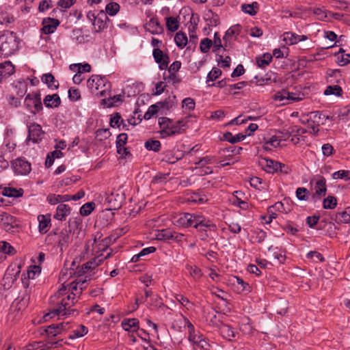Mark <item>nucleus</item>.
Returning a JSON list of instances; mask_svg holds the SVG:
<instances>
[{
	"instance_id": "nucleus-1",
	"label": "nucleus",
	"mask_w": 350,
	"mask_h": 350,
	"mask_svg": "<svg viewBox=\"0 0 350 350\" xmlns=\"http://www.w3.org/2000/svg\"><path fill=\"white\" fill-rule=\"evenodd\" d=\"M19 42L16 34L12 31H6L0 36V57H8L14 53L18 48Z\"/></svg>"
},
{
	"instance_id": "nucleus-2",
	"label": "nucleus",
	"mask_w": 350,
	"mask_h": 350,
	"mask_svg": "<svg viewBox=\"0 0 350 350\" xmlns=\"http://www.w3.org/2000/svg\"><path fill=\"white\" fill-rule=\"evenodd\" d=\"M87 18L92 22L95 33L103 31L108 27V23L110 21L104 10H100L97 14L90 11L87 14Z\"/></svg>"
},
{
	"instance_id": "nucleus-3",
	"label": "nucleus",
	"mask_w": 350,
	"mask_h": 350,
	"mask_svg": "<svg viewBox=\"0 0 350 350\" xmlns=\"http://www.w3.org/2000/svg\"><path fill=\"white\" fill-rule=\"evenodd\" d=\"M125 200V194L122 188L119 187L114 189L105 198V203L107 204V209L117 210L119 209Z\"/></svg>"
},
{
	"instance_id": "nucleus-4",
	"label": "nucleus",
	"mask_w": 350,
	"mask_h": 350,
	"mask_svg": "<svg viewBox=\"0 0 350 350\" xmlns=\"http://www.w3.org/2000/svg\"><path fill=\"white\" fill-rule=\"evenodd\" d=\"M24 105L34 115L41 111L43 109V107L40 93L28 94L25 98Z\"/></svg>"
},
{
	"instance_id": "nucleus-5",
	"label": "nucleus",
	"mask_w": 350,
	"mask_h": 350,
	"mask_svg": "<svg viewBox=\"0 0 350 350\" xmlns=\"http://www.w3.org/2000/svg\"><path fill=\"white\" fill-rule=\"evenodd\" d=\"M28 136L26 139V144L31 141L34 144L40 143L43 139L45 133L42 130V126L37 123H31L27 125Z\"/></svg>"
},
{
	"instance_id": "nucleus-6",
	"label": "nucleus",
	"mask_w": 350,
	"mask_h": 350,
	"mask_svg": "<svg viewBox=\"0 0 350 350\" xmlns=\"http://www.w3.org/2000/svg\"><path fill=\"white\" fill-rule=\"evenodd\" d=\"M68 325V323H53L47 327H42V332L40 334L42 335L45 333L48 338L55 337L63 331L68 329L69 328Z\"/></svg>"
},
{
	"instance_id": "nucleus-7",
	"label": "nucleus",
	"mask_w": 350,
	"mask_h": 350,
	"mask_svg": "<svg viewBox=\"0 0 350 350\" xmlns=\"http://www.w3.org/2000/svg\"><path fill=\"white\" fill-rule=\"evenodd\" d=\"M0 221L2 228L8 232H14L18 227L16 218L7 213H0Z\"/></svg>"
},
{
	"instance_id": "nucleus-8",
	"label": "nucleus",
	"mask_w": 350,
	"mask_h": 350,
	"mask_svg": "<svg viewBox=\"0 0 350 350\" xmlns=\"http://www.w3.org/2000/svg\"><path fill=\"white\" fill-rule=\"evenodd\" d=\"M14 171L17 174L26 175L31 172V164L22 158H18L12 162Z\"/></svg>"
},
{
	"instance_id": "nucleus-9",
	"label": "nucleus",
	"mask_w": 350,
	"mask_h": 350,
	"mask_svg": "<svg viewBox=\"0 0 350 350\" xmlns=\"http://www.w3.org/2000/svg\"><path fill=\"white\" fill-rule=\"evenodd\" d=\"M103 262V258L100 256H96L88 262L84 263L81 267L78 268L77 273L79 275L85 274L88 271L94 269L96 267L101 265Z\"/></svg>"
},
{
	"instance_id": "nucleus-10",
	"label": "nucleus",
	"mask_w": 350,
	"mask_h": 350,
	"mask_svg": "<svg viewBox=\"0 0 350 350\" xmlns=\"http://www.w3.org/2000/svg\"><path fill=\"white\" fill-rule=\"evenodd\" d=\"M42 24L43 25L42 28V33L44 34H51L53 33L59 25L60 21L57 18L46 17L43 19Z\"/></svg>"
},
{
	"instance_id": "nucleus-11",
	"label": "nucleus",
	"mask_w": 350,
	"mask_h": 350,
	"mask_svg": "<svg viewBox=\"0 0 350 350\" xmlns=\"http://www.w3.org/2000/svg\"><path fill=\"white\" fill-rule=\"evenodd\" d=\"M15 72V67L10 61L0 64V83Z\"/></svg>"
},
{
	"instance_id": "nucleus-12",
	"label": "nucleus",
	"mask_w": 350,
	"mask_h": 350,
	"mask_svg": "<svg viewBox=\"0 0 350 350\" xmlns=\"http://www.w3.org/2000/svg\"><path fill=\"white\" fill-rule=\"evenodd\" d=\"M72 306V304L70 303H66L65 301H61L60 303H59L56 307L52 312V313L56 314V315H62V316H67L70 315L71 314H74L75 312L77 313V310L72 309L70 310L69 308Z\"/></svg>"
},
{
	"instance_id": "nucleus-13",
	"label": "nucleus",
	"mask_w": 350,
	"mask_h": 350,
	"mask_svg": "<svg viewBox=\"0 0 350 350\" xmlns=\"http://www.w3.org/2000/svg\"><path fill=\"white\" fill-rule=\"evenodd\" d=\"M193 227L195 228H200L201 227L208 228L210 230H215L216 226L208 219H206L202 216L199 215H193Z\"/></svg>"
},
{
	"instance_id": "nucleus-14",
	"label": "nucleus",
	"mask_w": 350,
	"mask_h": 350,
	"mask_svg": "<svg viewBox=\"0 0 350 350\" xmlns=\"http://www.w3.org/2000/svg\"><path fill=\"white\" fill-rule=\"evenodd\" d=\"M259 165L268 173L278 172V167H280V163L270 159H262L259 161Z\"/></svg>"
},
{
	"instance_id": "nucleus-15",
	"label": "nucleus",
	"mask_w": 350,
	"mask_h": 350,
	"mask_svg": "<svg viewBox=\"0 0 350 350\" xmlns=\"http://www.w3.org/2000/svg\"><path fill=\"white\" fill-rule=\"evenodd\" d=\"M188 122V118L186 117L184 119L172 122V125L170 128V133H168V136H172L176 134H180L183 133L187 128V122Z\"/></svg>"
},
{
	"instance_id": "nucleus-16",
	"label": "nucleus",
	"mask_w": 350,
	"mask_h": 350,
	"mask_svg": "<svg viewBox=\"0 0 350 350\" xmlns=\"http://www.w3.org/2000/svg\"><path fill=\"white\" fill-rule=\"evenodd\" d=\"M219 331L221 336L229 341H232L239 334V332L234 328L227 324H221L219 327Z\"/></svg>"
},
{
	"instance_id": "nucleus-17",
	"label": "nucleus",
	"mask_w": 350,
	"mask_h": 350,
	"mask_svg": "<svg viewBox=\"0 0 350 350\" xmlns=\"http://www.w3.org/2000/svg\"><path fill=\"white\" fill-rule=\"evenodd\" d=\"M327 193L326 180L323 176H319L318 180L315 183V193L313 195V198L315 196H324Z\"/></svg>"
},
{
	"instance_id": "nucleus-18",
	"label": "nucleus",
	"mask_w": 350,
	"mask_h": 350,
	"mask_svg": "<svg viewBox=\"0 0 350 350\" xmlns=\"http://www.w3.org/2000/svg\"><path fill=\"white\" fill-rule=\"evenodd\" d=\"M172 120L167 118V117H161L159 119V124L160 128L161 129L160 133L161 135L169 137L168 133H170V128L172 125Z\"/></svg>"
},
{
	"instance_id": "nucleus-19",
	"label": "nucleus",
	"mask_w": 350,
	"mask_h": 350,
	"mask_svg": "<svg viewBox=\"0 0 350 350\" xmlns=\"http://www.w3.org/2000/svg\"><path fill=\"white\" fill-rule=\"evenodd\" d=\"M71 209L70 206L65 204H59L57 207L56 213L54 218L60 221L66 219V216L70 213Z\"/></svg>"
},
{
	"instance_id": "nucleus-20",
	"label": "nucleus",
	"mask_w": 350,
	"mask_h": 350,
	"mask_svg": "<svg viewBox=\"0 0 350 350\" xmlns=\"http://www.w3.org/2000/svg\"><path fill=\"white\" fill-rule=\"evenodd\" d=\"M43 103L48 108L58 107L61 105V99L57 94H54L46 96Z\"/></svg>"
},
{
	"instance_id": "nucleus-21",
	"label": "nucleus",
	"mask_w": 350,
	"mask_h": 350,
	"mask_svg": "<svg viewBox=\"0 0 350 350\" xmlns=\"http://www.w3.org/2000/svg\"><path fill=\"white\" fill-rule=\"evenodd\" d=\"M139 321L137 319H126L122 322V326L125 331L135 332L139 329Z\"/></svg>"
},
{
	"instance_id": "nucleus-22",
	"label": "nucleus",
	"mask_w": 350,
	"mask_h": 350,
	"mask_svg": "<svg viewBox=\"0 0 350 350\" xmlns=\"http://www.w3.org/2000/svg\"><path fill=\"white\" fill-rule=\"evenodd\" d=\"M41 80L51 90H57L59 87L58 81L55 79L51 73L44 74L41 77Z\"/></svg>"
},
{
	"instance_id": "nucleus-23",
	"label": "nucleus",
	"mask_w": 350,
	"mask_h": 350,
	"mask_svg": "<svg viewBox=\"0 0 350 350\" xmlns=\"http://www.w3.org/2000/svg\"><path fill=\"white\" fill-rule=\"evenodd\" d=\"M39 221V231L42 234H45L48 232L51 226V218L50 216L46 217L43 215H40L38 217Z\"/></svg>"
},
{
	"instance_id": "nucleus-24",
	"label": "nucleus",
	"mask_w": 350,
	"mask_h": 350,
	"mask_svg": "<svg viewBox=\"0 0 350 350\" xmlns=\"http://www.w3.org/2000/svg\"><path fill=\"white\" fill-rule=\"evenodd\" d=\"M204 19L207 22L208 26H217L220 23L219 16L211 10H208L204 14Z\"/></svg>"
},
{
	"instance_id": "nucleus-25",
	"label": "nucleus",
	"mask_w": 350,
	"mask_h": 350,
	"mask_svg": "<svg viewBox=\"0 0 350 350\" xmlns=\"http://www.w3.org/2000/svg\"><path fill=\"white\" fill-rule=\"evenodd\" d=\"M70 200L69 195H55V194H49L47 196V201L51 204H56L57 203L68 202Z\"/></svg>"
},
{
	"instance_id": "nucleus-26",
	"label": "nucleus",
	"mask_w": 350,
	"mask_h": 350,
	"mask_svg": "<svg viewBox=\"0 0 350 350\" xmlns=\"http://www.w3.org/2000/svg\"><path fill=\"white\" fill-rule=\"evenodd\" d=\"M274 100L279 101H284L285 100L295 101L298 100L299 98L294 96V94L293 93H290L288 92L283 90L282 92H277L274 95Z\"/></svg>"
},
{
	"instance_id": "nucleus-27",
	"label": "nucleus",
	"mask_w": 350,
	"mask_h": 350,
	"mask_svg": "<svg viewBox=\"0 0 350 350\" xmlns=\"http://www.w3.org/2000/svg\"><path fill=\"white\" fill-rule=\"evenodd\" d=\"M344 53L345 50L340 48L338 52L335 53V55H337V63L340 66H345L350 63V54Z\"/></svg>"
},
{
	"instance_id": "nucleus-28",
	"label": "nucleus",
	"mask_w": 350,
	"mask_h": 350,
	"mask_svg": "<svg viewBox=\"0 0 350 350\" xmlns=\"http://www.w3.org/2000/svg\"><path fill=\"white\" fill-rule=\"evenodd\" d=\"M308 116L310 118L311 121L317 124L319 126L321 124L323 125L325 124V114L321 111H312L308 114Z\"/></svg>"
},
{
	"instance_id": "nucleus-29",
	"label": "nucleus",
	"mask_w": 350,
	"mask_h": 350,
	"mask_svg": "<svg viewBox=\"0 0 350 350\" xmlns=\"http://www.w3.org/2000/svg\"><path fill=\"white\" fill-rule=\"evenodd\" d=\"M247 135H243L242 133H238L236 135H233L230 132H226L224 134V139L231 143L235 144L240 141L243 140Z\"/></svg>"
},
{
	"instance_id": "nucleus-30",
	"label": "nucleus",
	"mask_w": 350,
	"mask_h": 350,
	"mask_svg": "<svg viewBox=\"0 0 350 350\" xmlns=\"http://www.w3.org/2000/svg\"><path fill=\"white\" fill-rule=\"evenodd\" d=\"M123 100V96L118 94L114 95L113 96H110L107 99H103L101 103L107 105V107H111L116 106L117 103H122Z\"/></svg>"
},
{
	"instance_id": "nucleus-31",
	"label": "nucleus",
	"mask_w": 350,
	"mask_h": 350,
	"mask_svg": "<svg viewBox=\"0 0 350 350\" xmlns=\"http://www.w3.org/2000/svg\"><path fill=\"white\" fill-rule=\"evenodd\" d=\"M272 58V55L270 53H266L260 57H257L256 61L258 67L265 68L269 65Z\"/></svg>"
},
{
	"instance_id": "nucleus-32",
	"label": "nucleus",
	"mask_w": 350,
	"mask_h": 350,
	"mask_svg": "<svg viewBox=\"0 0 350 350\" xmlns=\"http://www.w3.org/2000/svg\"><path fill=\"white\" fill-rule=\"evenodd\" d=\"M258 9L259 5L256 1H254L251 4H243L241 5L242 11L251 16H255L257 14V10Z\"/></svg>"
},
{
	"instance_id": "nucleus-33",
	"label": "nucleus",
	"mask_w": 350,
	"mask_h": 350,
	"mask_svg": "<svg viewBox=\"0 0 350 350\" xmlns=\"http://www.w3.org/2000/svg\"><path fill=\"white\" fill-rule=\"evenodd\" d=\"M174 41L178 48L183 49L187 44V36L186 33L182 31H178L174 36Z\"/></svg>"
},
{
	"instance_id": "nucleus-34",
	"label": "nucleus",
	"mask_w": 350,
	"mask_h": 350,
	"mask_svg": "<svg viewBox=\"0 0 350 350\" xmlns=\"http://www.w3.org/2000/svg\"><path fill=\"white\" fill-rule=\"evenodd\" d=\"M241 27L240 25H233L231 27H230L226 32L223 40L225 42H227V41L232 36H237L241 33Z\"/></svg>"
},
{
	"instance_id": "nucleus-35",
	"label": "nucleus",
	"mask_w": 350,
	"mask_h": 350,
	"mask_svg": "<svg viewBox=\"0 0 350 350\" xmlns=\"http://www.w3.org/2000/svg\"><path fill=\"white\" fill-rule=\"evenodd\" d=\"M70 232L68 230H62L59 234V240L58 241V245L60 250L62 251L64 248H66L69 243V234Z\"/></svg>"
},
{
	"instance_id": "nucleus-36",
	"label": "nucleus",
	"mask_w": 350,
	"mask_h": 350,
	"mask_svg": "<svg viewBox=\"0 0 350 350\" xmlns=\"http://www.w3.org/2000/svg\"><path fill=\"white\" fill-rule=\"evenodd\" d=\"M156 237L159 241L172 240V237H173V230L169 228L158 230Z\"/></svg>"
},
{
	"instance_id": "nucleus-37",
	"label": "nucleus",
	"mask_w": 350,
	"mask_h": 350,
	"mask_svg": "<svg viewBox=\"0 0 350 350\" xmlns=\"http://www.w3.org/2000/svg\"><path fill=\"white\" fill-rule=\"evenodd\" d=\"M182 157V154L180 153L179 155H175L171 151H167L163 154V157L162 158V161L166 162L170 164H174Z\"/></svg>"
},
{
	"instance_id": "nucleus-38",
	"label": "nucleus",
	"mask_w": 350,
	"mask_h": 350,
	"mask_svg": "<svg viewBox=\"0 0 350 350\" xmlns=\"http://www.w3.org/2000/svg\"><path fill=\"white\" fill-rule=\"evenodd\" d=\"M331 218L337 223H350V214L347 213L346 211L338 212L335 214L334 217L332 216Z\"/></svg>"
},
{
	"instance_id": "nucleus-39",
	"label": "nucleus",
	"mask_w": 350,
	"mask_h": 350,
	"mask_svg": "<svg viewBox=\"0 0 350 350\" xmlns=\"http://www.w3.org/2000/svg\"><path fill=\"white\" fill-rule=\"evenodd\" d=\"M120 9V6L118 3L110 2L106 5L104 12L106 13V15L109 14L111 16H113L119 12Z\"/></svg>"
},
{
	"instance_id": "nucleus-40",
	"label": "nucleus",
	"mask_w": 350,
	"mask_h": 350,
	"mask_svg": "<svg viewBox=\"0 0 350 350\" xmlns=\"http://www.w3.org/2000/svg\"><path fill=\"white\" fill-rule=\"evenodd\" d=\"M187 270L189 271L190 275L195 280H198L202 276L203 273L202 270L196 265H187L186 266Z\"/></svg>"
},
{
	"instance_id": "nucleus-41",
	"label": "nucleus",
	"mask_w": 350,
	"mask_h": 350,
	"mask_svg": "<svg viewBox=\"0 0 350 350\" xmlns=\"http://www.w3.org/2000/svg\"><path fill=\"white\" fill-rule=\"evenodd\" d=\"M325 95H335L340 96L342 94V89L338 85H329L324 91Z\"/></svg>"
},
{
	"instance_id": "nucleus-42",
	"label": "nucleus",
	"mask_w": 350,
	"mask_h": 350,
	"mask_svg": "<svg viewBox=\"0 0 350 350\" xmlns=\"http://www.w3.org/2000/svg\"><path fill=\"white\" fill-rule=\"evenodd\" d=\"M128 136L126 133H120L116 139V148L118 154H122V147H124L127 142Z\"/></svg>"
},
{
	"instance_id": "nucleus-43",
	"label": "nucleus",
	"mask_w": 350,
	"mask_h": 350,
	"mask_svg": "<svg viewBox=\"0 0 350 350\" xmlns=\"http://www.w3.org/2000/svg\"><path fill=\"white\" fill-rule=\"evenodd\" d=\"M23 191L22 189L19 190L15 188L5 187L3 191V195L7 197L18 198L23 196Z\"/></svg>"
},
{
	"instance_id": "nucleus-44",
	"label": "nucleus",
	"mask_w": 350,
	"mask_h": 350,
	"mask_svg": "<svg viewBox=\"0 0 350 350\" xmlns=\"http://www.w3.org/2000/svg\"><path fill=\"white\" fill-rule=\"evenodd\" d=\"M337 206V199L333 196H328L323 201V207L325 209H333Z\"/></svg>"
},
{
	"instance_id": "nucleus-45",
	"label": "nucleus",
	"mask_w": 350,
	"mask_h": 350,
	"mask_svg": "<svg viewBox=\"0 0 350 350\" xmlns=\"http://www.w3.org/2000/svg\"><path fill=\"white\" fill-rule=\"evenodd\" d=\"M166 27L170 31H176L179 27V22L178 19L173 16L166 18Z\"/></svg>"
},
{
	"instance_id": "nucleus-46",
	"label": "nucleus",
	"mask_w": 350,
	"mask_h": 350,
	"mask_svg": "<svg viewBox=\"0 0 350 350\" xmlns=\"http://www.w3.org/2000/svg\"><path fill=\"white\" fill-rule=\"evenodd\" d=\"M188 200L191 202L203 204L208 200L206 196L202 193H193L188 198Z\"/></svg>"
},
{
	"instance_id": "nucleus-47",
	"label": "nucleus",
	"mask_w": 350,
	"mask_h": 350,
	"mask_svg": "<svg viewBox=\"0 0 350 350\" xmlns=\"http://www.w3.org/2000/svg\"><path fill=\"white\" fill-rule=\"evenodd\" d=\"M161 142L156 139H150L145 142L144 146L148 150L159 152L161 149Z\"/></svg>"
},
{
	"instance_id": "nucleus-48",
	"label": "nucleus",
	"mask_w": 350,
	"mask_h": 350,
	"mask_svg": "<svg viewBox=\"0 0 350 350\" xmlns=\"http://www.w3.org/2000/svg\"><path fill=\"white\" fill-rule=\"evenodd\" d=\"M88 332V329L87 327H85L83 325H80L79 328L77 329H75L72 332V334L69 336V338L71 340L80 338L83 336L84 335L87 334Z\"/></svg>"
},
{
	"instance_id": "nucleus-49",
	"label": "nucleus",
	"mask_w": 350,
	"mask_h": 350,
	"mask_svg": "<svg viewBox=\"0 0 350 350\" xmlns=\"http://www.w3.org/2000/svg\"><path fill=\"white\" fill-rule=\"evenodd\" d=\"M298 36L299 35L292 32H286L284 33V40L287 44H295L299 42V40H298Z\"/></svg>"
},
{
	"instance_id": "nucleus-50",
	"label": "nucleus",
	"mask_w": 350,
	"mask_h": 350,
	"mask_svg": "<svg viewBox=\"0 0 350 350\" xmlns=\"http://www.w3.org/2000/svg\"><path fill=\"white\" fill-rule=\"evenodd\" d=\"M243 150L242 147L235 146H230L228 148H222L219 150V152H222L224 154L228 153V156H233L236 154H239L241 153V151Z\"/></svg>"
},
{
	"instance_id": "nucleus-51",
	"label": "nucleus",
	"mask_w": 350,
	"mask_h": 350,
	"mask_svg": "<svg viewBox=\"0 0 350 350\" xmlns=\"http://www.w3.org/2000/svg\"><path fill=\"white\" fill-rule=\"evenodd\" d=\"M122 117L118 112L113 113L111 115L109 124L111 127H120L121 123H123Z\"/></svg>"
},
{
	"instance_id": "nucleus-52",
	"label": "nucleus",
	"mask_w": 350,
	"mask_h": 350,
	"mask_svg": "<svg viewBox=\"0 0 350 350\" xmlns=\"http://www.w3.org/2000/svg\"><path fill=\"white\" fill-rule=\"evenodd\" d=\"M95 208V204L93 202H87L80 208V214L83 216L89 215Z\"/></svg>"
},
{
	"instance_id": "nucleus-53",
	"label": "nucleus",
	"mask_w": 350,
	"mask_h": 350,
	"mask_svg": "<svg viewBox=\"0 0 350 350\" xmlns=\"http://www.w3.org/2000/svg\"><path fill=\"white\" fill-rule=\"evenodd\" d=\"M149 26L153 29L152 31V33H159L163 32V27L159 22L158 19L157 18H151L149 23Z\"/></svg>"
},
{
	"instance_id": "nucleus-54",
	"label": "nucleus",
	"mask_w": 350,
	"mask_h": 350,
	"mask_svg": "<svg viewBox=\"0 0 350 350\" xmlns=\"http://www.w3.org/2000/svg\"><path fill=\"white\" fill-rule=\"evenodd\" d=\"M225 46H226V42L225 43L224 46H223L219 33L215 32L214 33V39L213 42V51L217 52L221 48H224L225 50Z\"/></svg>"
},
{
	"instance_id": "nucleus-55",
	"label": "nucleus",
	"mask_w": 350,
	"mask_h": 350,
	"mask_svg": "<svg viewBox=\"0 0 350 350\" xmlns=\"http://www.w3.org/2000/svg\"><path fill=\"white\" fill-rule=\"evenodd\" d=\"M334 179H343L345 180H350V171L349 170H339L332 174Z\"/></svg>"
},
{
	"instance_id": "nucleus-56",
	"label": "nucleus",
	"mask_w": 350,
	"mask_h": 350,
	"mask_svg": "<svg viewBox=\"0 0 350 350\" xmlns=\"http://www.w3.org/2000/svg\"><path fill=\"white\" fill-rule=\"evenodd\" d=\"M212 46H213V41L208 38H205L202 39L200 42V49L202 53H206L209 51V50Z\"/></svg>"
},
{
	"instance_id": "nucleus-57",
	"label": "nucleus",
	"mask_w": 350,
	"mask_h": 350,
	"mask_svg": "<svg viewBox=\"0 0 350 350\" xmlns=\"http://www.w3.org/2000/svg\"><path fill=\"white\" fill-rule=\"evenodd\" d=\"M81 226V219L80 217L70 219L68 221V230L70 232L77 230Z\"/></svg>"
},
{
	"instance_id": "nucleus-58",
	"label": "nucleus",
	"mask_w": 350,
	"mask_h": 350,
	"mask_svg": "<svg viewBox=\"0 0 350 350\" xmlns=\"http://www.w3.org/2000/svg\"><path fill=\"white\" fill-rule=\"evenodd\" d=\"M0 251L8 255H13L16 253L14 247L5 241L1 242V245H0Z\"/></svg>"
},
{
	"instance_id": "nucleus-59",
	"label": "nucleus",
	"mask_w": 350,
	"mask_h": 350,
	"mask_svg": "<svg viewBox=\"0 0 350 350\" xmlns=\"http://www.w3.org/2000/svg\"><path fill=\"white\" fill-rule=\"evenodd\" d=\"M310 192L305 187H299L296 190V196L299 200H308Z\"/></svg>"
},
{
	"instance_id": "nucleus-60",
	"label": "nucleus",
	"mask_w": 350,
	"mask_h": 350,
	"mask_svg": "<svg viewBox=\"0 0 350 350\" xmlns=\"http://www.w3.org/2000/svg\"><path fill=\"white\" fill-rule=\"evenodd\" d=\"M14 22L13 16H10L8 13L1 12H0V25L8 26L9 24Z\"/></svg>"
},
{
	"instance_id": "nucleus-61",
	"label": "nucleus",
	"mask_w": 350,
	"mask_h": 350,
	"mask_svg": "<svg viewBox=\"0 0 350 350\" xmlns=\"http://www.w3.org/2000/svg\"><path fill=\"white\" fill-rule=\"evenodd\" d=\"M221 70L217 68H213L211 71H210L206 77V82L208 81H214L221 75Z\"/></svg>"
},
{
	"instance_id": "nucleus-62",
	"label": "nucleus",
	"mask_w": 350,
	"mask_h": 350,
	"mask_svg": "<svg viewBox=\"0 0 350 350\" xmlns=\"http://www.w3.org/2000/svg\"><path fill=\"white\" fill-rule=\"evenodd\" d=\"M177 301H178L183 306L186 307L187 310L191 309L193 304L190 301L182 295H176L175 297Z\"/></svg>"
},
{
	"instance_id": "nucleus-63",
	"label": "nucleus",
	"mask_w": 350,
	"mask_h": 350,
	"mask_svg": "<svg viewBox=\"0 0 350 350\" xmlns=\"http://www.w3.org/2000/svg\"><path fill=\"white\" fill-rule=\"evenodd\" d=\"M110 135L111 133L109 129H98L96 131V137L100 141L109 138Z\"/></svg>"
},
{
	"instance_id": "nucleus-64",
	"label": "nucleus",
	"mask_w": 350,
	"mask_h": 350,
	"mask_svg": "<svg viewBox=\"0 0 350 350\" xmlns=\"http://www.w3.org/2000/svg\"><path fill=\"white\" fill-rule=\"evenodd\" d=\"M41 272V268L40 266L33 265L30 266L27 270V278L28 279H34L36 275L40 274Z\"/></svg>"
}]
</instances>
